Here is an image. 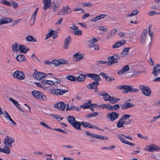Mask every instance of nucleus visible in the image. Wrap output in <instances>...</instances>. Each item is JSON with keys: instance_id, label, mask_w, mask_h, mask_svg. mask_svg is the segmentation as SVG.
Wrapping results in <instances>:
<instances>
[{"instance_id": "f257e3e1", "label": "nucleus", "mask_w": 160, "mask_h": 160, "mask_svg": "<svg viewBox=\"0 0 160 160\" xmlns=\"http://www.w3.org/2000/svg\"><path fill=\"white\" fill-rule=\"evenodd\" d=\"M67 119L69 123L71 124L74 128L78 130H81V128L79 127V122L76 121L74 117L72 116H68L67 117Z\"/></svg>"}, {"instance_id": "f03ea898", "label": "nucleus", "mask_w": 160, "mask_h": 160, "mask_svg": "<svg viewBox=\"0 0 160 160\" xmlns=\"http://www.w3.org/2000/svg\"><path fill=\"white\" fill-rule=\"evenodd\" d=\"M130 116V115L127 114H124L122 115L121 118L117 123V127L118 128L124 127V124L126 123V120L128 119Z\"/></svg>"}, {"instance_id": "7ed1b4c3", "label": "nucleus", "mask_w": 160, "mask_h": 160, "mask_svg": "<svg viewBox=\"0 0 160 160\" xmlns=\"http://www.w3.org/2000/svg\"><path fill=\"white\" fill-rule=\"evenodd\" d=\"M132 87V86L122 85L119 86L118 88L123 89V92L126 93L128 92H137L139 91V90Z\"/></svg>"}, {"instance_id": "20e7f679", "label": "nucleus", "mask_w": 160, "mask_h": 160, "mask_svg": "<svg viewBox=\"0 0 160 160\" xmlns=\"http://www.w3.org/2000/svg\"><path fill=\"white\" fill-rule=\"evenodd\" d=\"M32 94L33 96L37 99L42 100H46L47 99L46 96L39 91L34 90L32 92Z\"/></svg>"}, {"instance_id": "39448f33", "label": "nucleus", "mask_w": 160, "mask_h": 160, "mask_svg": "<svg viewBox=\"0 0 160 160\" xmlns=\"http://www.w3.org/2000/svg\"><path fill=\"white\" fill-rule=\"evenodd\" d=\"M139 87L140 89L142 90V93L144 95L146 96H149L151 95V90L148 87L140 85Z\"/></svg>"}, {"instance_id": "423d86ee", "label": "nucleus", "mask_w": 160, "mask_h": 160, "mask_svg": "<svg viewBox=\"0 0 160 160\" xmlns=\"http://www.w3.org/2000/svg\"><path fill=\"white\" fill-rule=\"evenodd\" d=\"M145 150L149 152L157 151L160 150V147L155 144H152L147 146Z\"/></svg>"}, {"instance_id": "0eeeda50", "label": "nucleus", "mask_w": 160, "mask_h": 160, "mask_svg": "<svg viewBox=\"0 0 160 160\" xmlns=\"http://www.w3.org/2000/svg\"><path fill=\"white\" fill-rule=\"evenodd\" d=\"M13 77L20 80H22L25 78V75L22 71H17L14 72L12 74Z\"/></svg>"}, {"instance_id": "6e6552de", "label": "nucleus", "mask_w": 160, "mask_h": 160, "mask_svg": "<svg viewBox=\"0 0 160 160\" xmlns=\"http://www.w3.org/2000/svg\"><path fill=\"white\" fill-rule=\"evenodd\" d=\"M15 142L14 139L8 136H7L4 140V143L5 146L11 147L12 144Z\"/></svg>"}, {"instance_id": "1a4fd4ad", "label": "nucleus", "mask_w": 160, "mask_h": 160, "mask_svg": "<svg viewBox=\"0 0 160 160\" xmlns=\"http://www.w3.org/2000/svg\"><path fill=\"white\" fill-rule=\"evenodd\" d=\"M119 115V114L115 112H112L108 114L107 118L111 121H114L116 119L118 118Z\"/></svg>"}, {"instance_id": "9d476101", "label": "nucleus", "mask_w": 160, "mask_h": 160, "mask_svg": "<svg viewBox=\"0 0 160 160\" xmlns=\"http://www.w3.org/2000/svg\"><path fill=\"white\" fill-rule=\"evenodd\" d=\"M47 76V74L42 72H35L33 74V77L37 80L40 81Z\"/></svg>"}, {"instance_id": "9b49d317", "label": "nucleus", "mask_w": 160, "mask_h": 160, "mask_svg": "<svg viewBox=\"0 0 160 160\" xmlns=\"http://www.w3.org/2000/svg\"><path fill=\"white\" fill-rule=\"evenodd\" d=\"M50 92L56 95H62L68 92L67 90H62L60 89H50Z\"/></svg>"}, {"instance_id": "f8f14e48", "label": "nucleus", "mask_w": 160, "mask_h": 160, "mask_svg": "<svg viewBox=\"0 0 160 160\" xmlns=\"http://www.w3.org/2000/svg\"><path fill=\"white\" fill-rule=\"evenodd\" d=\"M130 101V100H128L125 102V103L124 104L121 105L120 106L121 109H125L133 107L134 105L132 103H129L128 102H129Z\"/></svg>"}, {"instance_id": "ddd939ff", "label": "nucleus", "mask_w": 160, "mask_h": 160, "mask_svg": "<svg viewBox=\"0 0 160 160\" xmlns=\"http://www.w3.org/2000/svg\"><path fill=\"white\" fill-rule=\"evenodd\" d=\"M86 76L91 78L92 79L98 81L101 80V78L99 76L95 73H88Z\"/></svg>"}, {"instance_id": "4468645a", "label": "nucleus", "mask_w": 160, "mask_h": 160, "mask_svg": "<svg viewBox=\"0 0 160 160\" xmlns=\"http://www.w3.org/2000/svg\"><path fill=\"white\" fill-rule=\"evenodd\" d=\"M72 30H74V32L75 35L81 36L82 35V32L81 30L78 29V27L76 26L74 24H72V26L70 28Z\"/></svg>"}, {"instance_id": "2eb2a0df", "label": "nucleus", "mask_w": 160, "mask_h": 160, "mask_svg": "<svg viewBox=\"0 0 160 160\" xmlns=\"http://www.w3.org/2000/svg\"><path fill=\"white\" fill-rule=\"evenodd\" d=\"M66 104L63 102H59L55 104L54 107L56 108L59 109L62 111L65 110Z\"/></svg>"}, {"instance_id": "dca6fc26", "label": "nucleus", "mask_w": 160, "mask_h": 160, "mask_svg": "<svg viewBox=\"0 0 160 160\" xmlns=\"http://www.w3.org/2000/svg\"><path fill=\"white\" fill-rule=\"evenodd\" d=\"M160 73V64L155 65L152 72V74L155 76H157Z\"/></svg>"}, {"instance_id": "f3484780", "label": "nucleus", "mask_w": 160, "mask_h": 160, "mask_svg": "<svg viewBox=\"0 0 160 160\" xmlns=\"http://www.w3.org/2000/svg\"><path fill=\"white\" fill-rule=\"evenodd\" d=\"M108 62H107L108 65H111L118 62V61L115 59L113 55L109 57L108 58Z\"/></svg>"}, {"instance_id": "a211bd4d", "label": "nucleus", "mask_w": 160, "mask_h": 160, "mask_svg": "<svg viewBox=\"0 0 160 160\" xmlns=\"http://www.w3.org/2000/svg\"><path fill=\"white\" fill-rule=\"evenodd\" d=\"M38 9V8H37L32 16L30 20V23L31 26L35 22Z\"/></svg>"}, {"instance_id": "6ab92c4d", "label": "nucleus", "mask_w": 160, "mask_h": 160, "mask_svg": "<svg viewBox=\"0 0 160 160\" xmlns=\"http://www.w3.org/2000/svg\"><path fill=\"white\" fill-rule=\"evenodd\" d=\"M99 84V82L98 81H95L92 83L89 84L87 86V88L90 89H93L95 88Z\"/></svg>"}, {"instance_id": "aec40b11", "label": "nucleus", "mask_w": 160, "mask_h": 160, "mask_svg": "<svg viewBox=\"0 0 160 160\" xmlns=\"http://www.w3.org/2000/svg\"><path fill=\"white\" fill-rule=\"evenodd\" d=\"M130 69V68L128 65H126L124 66L122 69H120L118 72V74L121 75L123 74L124 73L128 71Z\"/></svg>"}, {"instance_id": "412c9836", "label": "nucleus", "mask_w": 160, "mask_h": 160, "mask_svg": "<svg viewBox=\"0 0 160 160\" xmlns=\"http://www.w3.org/2000/svg\"><path fill=\"white\" fill-rule=\"evenodd\" d=\"M12 21V20L10 18H2L0 19V25L11 22Z\"/></svg>"}, {"instance_id": "4be33fe9", "label": "nucleus", "mask_w": 160, "mask_h": 160, "mask_svg": "<svg viewBox=\"0 0 160 160\" xmlns=\"http://www.w3.org/2000/svg\"><path fill=\"white\" fill-rule=\"evenodd\" d=\"M130 48H123L121 53V56L123 57L127 56L128 55L129 50Z\"/></svg>"}, {"instance_id": "5701e85b", "label": "nucleus", "mask_w": 160, "mask_h": 160, "mask_svg": "<svg viewBox=\"0 0 160 160\" xmlns=\"http://www.w3.org/2000/svg\"><path fill=\"white\" fill-rule=\"evenodd\" d=\"M73 110L75 111H80V108L78 107H76L74 106H72L69 107V104H67V108H66V111Z\"/></svg>"}, {"instance_id": "b1692460", "label": "nucleus", "mask_w": 160, "mask_h": 160, "mask_svg": "<svg viewBox=\"0 0 160 160\" xmlns=\"http://www.w3.org/2000/svg\"><path fill=\"white\" fill-rule=\"evenodd\" d=\"M51 0H43L44 6L42 8L44 10H46L50 5Z\"/></svg>"}, {"instance_id": "393cba45", "label": "nucleus", "mask_w": 160, "mask_h": 160, "mask_svg": "<svg viewBox=\"0 0 160 160\" xmlns=\"http://www.w3.org/2000/svg\"><path fill=\"white\" fill-rule=\"evenodd\" d=\"M29 50V49L26 47L25 46L22 44L19 45V50L20 52L25 53Z\"/></svg>"}, {"instance_id": "a878e982", "label": "nucleus", "mask_w": 160, "mask_h": 160, "mask_svg": "<svg viewBox=\"0 0 160 160\" xmlns=\"http://www.w3.org/2000/svg\"><path fill=\"white\" fill-rule=\"evenodd\" d=\"M88 42H89V43L88 45L89 47L90 48H94V45H95V44L94 43L97 42L98 40L96 38H93L90 39Z\"/></svg>"}, {"instance_id": "bb28decb", "label": "nucleus", "mask_w": 160, "mask_h": 160, "mask_svg": "<svg viewBox=\"0 0 160 160\" xmlns=\"http://www.w3.org/2000/svg\"><path fill=\"white\" fill-rule=\"evenodd\" d=\"M79 123L80 124L79 127H80V126L82 125L84 128H91L92 125L90 123L87 122H79Z\"/></svg>"}, {"instance_id": "cd10ccee", "label": "nucleus", "mask_w": 160, "mask_h": 160, "mask_svg": "<svg viewBox=\"0 0 160 160\" xmlns=\"http://www.w3.org/2000/svg\"><path fill=\"white\" fill-rule=\"evenodd\" d=\"M120 108V106L118 104H115L114 106H110L107 109L108 110L117 111Z\"/></svg>"}, {"instance_id": "c85d7f7f", "label": "nucleus", "mask_w": 160, "mask_h": 160, "mask_svg": "<svg viewBox=\"0 0 160 160\" xmlns=\"http://www.w3.org/2000/svg\"><path fill=\"white\" fill-rule=\"evenodd\" d=\"M12 48L14 52H18L19 51V45L18 43H14L12 44Z\"/></svg>"}, {"instance_id": "c756f323", "label": "nucleus", "mask_w": 160, "mask_h": 160, "mask_svg": "<svg viewBox=\"0 0 160 160\" xmlns=\"http://www.w3.org/2000/svg\"><path fill=\"white\" fill-rule=\"evenodd\" d=\"M74 60L75 61H78L81 60L83 57L81 54L77 53L73 55Z\"/></svg>"}, {"instance_id": "7c9ffc66", "label": "nucleus", "mask_w": 160, "mask_h": 160, "mask_svg": "<svg viewBox=\"0 0 160 160\" xmlns=\"http://www.w3.org/2000/svg\"><path fill=\"white\" fill-rule=\"evenodd\" d=\"M25 40L28 42H36V39L33 36L31 35H28L26 37Z\"/></svg>"}, {"instance_id": "2f4dec72", "label": "nucleus", "mask_w": 160, "mask_h": 160, "mask_svg": "<svg viewBox=\"0 0 160 160\" xmlns=\"http://www.w3.org/2000/svg\"><path fill=\"white\" fill-rule=\"evenodd\" d=\"M16 59L19 62H22L26 60L25 57L23 54L18 55L16 57Z\"/></svg>"}, {"instance_id": "473e14b6", "label": "nucleus", "mask_w": 160, "mask_h": 160, "mask_svg": "<svg viewBox=\"0 0 160 160\" xmlns=\"http://www.w3.org/2000/svg\"><path fill=\"white\" fill-rule=\"evenodd\" d=\"M41 82L43 84H47L50 86L55 85V82L53 81L50 80H45L42 81Z\"/></svg>"}, {"instance_id": "72a5a7b5", "label": "nucleus", "mask_w": 160, "mask_h": 160, "mask_svg": "<svg viewBox=\"0 0 160 160\" xmlns=\"http://www.w3.org/2000/svg\"><path fill=\"white\" fill-rule=\"evenodd\" d=\"M85 78V76L83 74H80L79 75L76 77V81L78 82L84 81Z\"/></svg>"}, {"instance_id": "f704fd0d", "label": "nucleus", "mask_w": 160, "mask_h": 160, "mask_svg": "<svg viewBox=\"0 0 160 160\" xmlns=\"http://www.w3.org/2000/svg\"><path fill=\"white\" fill-rule=\"evenodd\" d=\"M10 148L5 145L3 148H2V152L7 154H9L11 152V151L9 149Z\"/></svg>"}, {"instance_id": "c9c22d12", "label": "nucleus", "mask_w": 160, "mask_h": 160, "mask_svg": "<svg viewBox=\"0 0 160 160\" xmlns=\"http://www.w3.org/2000/svg\"><path fill=\"white\" fill-rule=\"evenodd\" d=\"M63 8L66 15L71 13L72 11L71 9L69 8L68 5H66L65 7H63Z\"/></svg>"}, {"instance_id": "e433bc0d", "label": "nucleus", "mask_w": 160, "mask_h": 160, "mask_svg": "<svg viewBox=\"0 0 160 160\" xmlns=\"http://www.w3.org/2000/svg\"><path fill=\"white\" fill-rule=\"evenodd\" d=\"M148 34L150 37L151 41L150 42V44H151L152 42V40L153 38V32L151 30V27L149 26L148 27Z\"/></svg>"}, {"instance_id": "4c0bfd02", "label": "nucleus", "mask_w": 160, "mask_h": 160, "mask_svg": "<svg viewBox=\"0 0 160 160\" xmlns=\"http://www.w3.org/2000/svg\"><path fill=\"white\" fill-rule=\"evenodd\" d=\"M120 99L118 98H114L113 97H111L110 100V102L114 104L120 100Z\"/></svg>"}, {"instance_id": "58836bf2", "label": "nucleus", "mask_w": 160, "mask_h": 160, "mask_svg": "<svg viewBox=\"0 0 160 160\" xmlns=\"http://www.w3.org/2000/svg\"><path fill=\"white\" fill-rule=\"evenodd\" d=\"M123 134H117L118 137L120 140L123 143L126 144L127 140H125L123 138Z\"/></svg>"}, {"instance_id": "ea45409f", "label": "nucleus", "mask_w": 160, "mask_h": 160, "mask_svg": "<svg viewBox=\"0 0 160 160\" xmlns=\"http://www.w3.org/2000/svg\"><path fill=\"white\" fill-rule=\"evenodd\" d=\"M66 78L71 81H76V77L72 75L67 76L66 77Z\"/></svg>"}, {"instance_id": "a19ab883", "label": "nucleus", "mask_w": 160, "mask_h": 160, "mask_svg": "<svg viewBox=\"0 0 160 160\" xmlns=\"http://www.w3.org/2000/svg\"><path fill=\"white\" fill-rule=\"evenodd\" d=\"M138 10H133L132 11V13L131 14H130L129 15H128L127 16V17H132L133 16L137 15L138 14Z\"/></svg>"}, {"instance_id": "79ce46f5", "label": "nucleus", "mask_w": 160, "mask_h": 160, "mask_svg": "<svg viewBox=\"0 0 160 160\" xmlns=\"http://www.w3.org/2000/svg\"><path fill=\"white\" fill-rule=\"evenodd\" d=\"M105 94L103 97V99L106 101H109L111 99V97L110 95L108 94L107 93H104Z\"/></svg>"}, {"instance_id": "37998d69", "label": "nucleus", "mask_w": 160, "mask_h": 160, "mask_svg": "<svg viewBox=\"0 0 160 160\" xmlns=\"http://www.w3.org/2000/svg\"><path fill=\"white\" fill-rule=\"evenodd\" d=\"M0 2L1 3L4 4L8 6H11V2H9L6 0H1L0 1Z\"/></svg>"}, {"instance_id": "c03bdc74", "label": "nucleus", "mask_w": 160, "mask_h": 160, "mask_svg": "<svg viewBox=\"0 0 160 160\" xmlns=\"http://www.w3.org/2000/svg\"><path fill=\"white\" fill-rule=\"evenodd\" d=\"M99 113L97 112H94L88 114L86 115V117L88 118H90L92 117L98 115Z\"/></svg>"}, {"instance_id": "a18cd8bd", "label": "nucleus", "mask_w": 160, "mask_h": 160, "mask_svg": "<svg viewBox=\"0 0 160 160\" xmlns=\"http://www.w3.org/2000/svg\"><path fill=\"white\" fill-rule=\"evenodd\" d=\"M54 32V30H50V32L46 34L45 39H47L50 38Z\"/></svg>"}, {"instance_id": "49530a36", "label": "nucleus", "mask_w": 160, "mask_h": 160, "mask_svg": "<svg viewBox=\"0 0 160 160\" xmlns=\"http://www.w3.org/2000/svg\"><path fill=\"white\" fill-rule=\"evenodd\" d=\"M50 115L53 117L54 118L57 119L58 121L60 122L62 120V118L57 115H55L52 114H50Z\"/></svg>"}, {"instance_id": "de8ad7c7", "label": "nucleus", "mask_w": 160, "mask_h": 160, "mask_svg": "<svg viewBox=\"0 0 160 160\" xmlns=\"http://www.w3.org/2000/svg\"><path fill=\"white\" fill-rule=\"evenodd\" d=\"M52 64H53L55 66H58L59 65V59H53L52 61Z\"/></svg>"}, {"instance_id": "09e8293b", "label": "nucleus", "mask_w": 160, "mask_h": 160, "mask_svg": "<svg viewBox=\"0 0 160 160\" xmlns=\"http://www.w3.org/2000/svg\"><path fill=\"white\" fill-rule=\"evenodd\" d=\"M60 6V3L58 2H57L54 5V7L53 8L52 11L54 12L56 11L58 8Z\"/></svg>"}, {"instance_id": "8fccbe9b", "label": "nucleus", "mask_w": 160, "mask_h": 160, "mask_svg": "<svg viewBox=\"0 0 160 160\" xmlns=\"http://www.w3.org/2000/svg\"><path fill=\"white\" fill-rule=\"evenodd\" d=\"M59 65L64 64H67L68 63V61L66 59H59Z\"/></svg>"}, {"instance_id": "3c124183", "label": "nucleus", "mask_w": 160, "mask_h": 160, "mask_svg": "<svg viewBox=\"0 0 160 160\" xmlns=\"http://www.w3.org/2000/svg\"><path fill=\"white\" fill-rule=\"evenodd\" d=\"M145 71H135L133 72V74L132 75V76H138L142 72H144Z\"/></svg>"}, {"instance_id": "603ef678", "label": "nucleus", "mask_w": 160, "mask_h": 160, "mask_svg": "<svg viewBox=\"0 0 160 160\" xmlns=\"http://www.w3.org/2000/svg\"><path fill=\"white\" fill-rule=\"evenodd\" d=\"M40 124L43 127H44L45 128H48V129H52V128L51 127H50L49 126H48L46 123H44L43 122H40Z\"/></svg>"}, {"instance_id": "864d4df0", "label": "nucleus", "mask_w": 160, "mask_h": 160, "mask_svg": "<svg viewBox=\"0 0 160 160\" xmlns=\"http://www.w3.org/2000/svg\"><path fill=\"white\" fill-rule=\"evenodd\" d=\"M57 15H65V13L64 12V11L63 8L59 10L58 13Z\"/></svg>"}, {"instance_id": "5fc2aeb1", "label": "nucleus", "mask_w": 160, "mask_h": 160, "mask_svg": "<svg viewBox=\"0 0 160 160\" xmlns=\"http://www.w3.org/2000/svg\"><path fill=\"white\" fill-rule=\"evenodd\" d=\"M11 4H12L13 7L15 9H16L18 8V4L17 3H16V2H14V1H11Z\"/></svg>"}, {"instance_id": "6e6d98bb", "label": "nucleus", "mask_w": 160, "mask_h": 160, "mask_svg": "<svg viewBox=\"0 0 160 160\" xmlns=\"http://www.w3.org/2000/svg\"><path fill=\"white\" fill-rule=\"evenodd\" d=\"M90 105L87 102L85 103L84 104L80 106V108H82L83 109L88 108Z\"/></svg>"}, {"instance_id": "4d7b16f0", "label": "nucleus", "mask_w": 160, "mask_h": 160, "mask_svg": "<svg viewBox=\"0 0 160 160\" xmlns=\"http://www.w3.org/2000/svg\"><path fill=\"white\" fill-rule=\"evenodd\" d=\"M117 31L116 29H113L110 32L109 34L110 36H113L116 32Z\"/></svg>"}, {"instance_id": "13d9d810", "label": "nucleus", "mask_w": 160, "mask_h": 160, "mask_svg": "<svg viewBox=\"0 0 160 160\" xmlns=\"http://www.w3.org/2000/svg\"><path fill=\"white\" fill-rule=\"evenodd\" d=\"M118 42H119V45L120 47L124 45L126 43V41L124 40H122L121 41H119Z\"/></svg>"}, {"instance_id": "bf43d9fd", "label": "nucleus", "mask_w": 160, "mask_h": 160, "mask_svg": "<svg viewBox=\"0 0 160 160\" xmlns=\"http://www.w3.org/2000/svg\"><path fill=\"white\" fill-rule=\"evenodd\" d=\"M4 115L5 117L7 119L10 120L11 118L8 113L6 111H4Z\"/></svg>"}, {"instance_id": "052dcab7", "label": "nucleus", "mask_w": 160, "mask_h": 160, "mask_svg": "<svg viewBox=\"0 0 160 160\" xmlns=\"http://www.w3.org/2000/svg\"><path fill=\"white\" fill-rule=\"evenodd\" d=\"M71 38L70 36H68L65 39L64 42L70 44V43L71 42Z\"/></svg>"}, {"instance_id": "680f3d73", "label": "nucleus", "mask_w": 160, "mask_h": 160, "mask_svg": "<svg viewBox=\"0 0 160 160\" xmlns=\"http://www.w3.org/2000/svg\"><path fill=\"white\" fill-rule=\"evenodd\" d=\"M98 29L101 31L106 32L107 29L106 28H104L103 27L99 26L98 27Z\"/></svg>"}, {"instance_id": "e2e57ef3", "label": "nucleus", "mask_w": 160, "mask_h": 160, "mask_svg": "<svg viewBox=\"0 0 160 160\" xmlns=\"http://www.w3.org/2000/svg\"><path fill=\"white\" fill-rule=\"evenodd\" d=\"M9 100L13 102V103L16 106H18V105L19 104L18 102L16 101L13 99V98H10Z\"/></svg>"}, {"instance_id": "0e129e2a", "label": "nucleus", "mask_w": 160, "mask_h": 160, "mask_svg": "<svg viewBox=\"0 0 160 160\" xmlns=\"http://www.w3.org/2000/svg\"><path fill=\"white\" fill-rule=\"evenodd\" d=\"M99 20H100V19L99 18V17L98 16L96 17H95L92 18L91 20V21L92 22H96V21H97Z\"/></svg>"}, {"instance_id": "69168bd1", "label": "nucleus", "mask_w": 160, "mask_h": 160, "mask_svg": "<svg viewBox=\"0 0 160 160\" xmlns=\"http://www.w3.org/2000/svg\"><path fill=\"white\" fill-rule=\"evenodd\" d=\"M96 63L100 64H103L107 63L108 62H105L103 61H96Z\"/></svg>"}, {"instance_id": "338daca9", "label": "nucleus", "mask_w": 160, "mask_h": 160, "mask_svg": "<svg viewBox=\"0 0 160 160\" xmlns=\"http://www.w3.org/2000/svg\"><path fill=\"white\" fill-rule=\"evenodd\" d=\"M109 105L107 104H103L99 105V107H100L102 108H108Z\"/></svg>"}, {"instance_id": "774afa93", "label": "nucleus", "mask_w": 160, "mask_h": 160, "mask_svg": "<svg viewBox=\"0 0 160 160\" xmlns=\"http://www.w3.org/2000/svg\"><path fill=\"white\" fill-rule=\"evenodd\" d=\"M78 24L80 25L83 27L85 28H87V26L86 24L83 22H79L78 23Z\"/></svg>"}]
</instances>
